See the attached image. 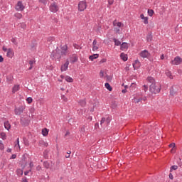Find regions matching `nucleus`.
Segmentation results:
<instances>
[{"label": "nucleus", "mask_w": 182, "mask_h": 182, "mask_svg": "<svg viewBox=\"0 0 182 182\" xmlns=\"http://www.w3.org/2000/svg\"><path fill=\"white\" fill-rule=\"evenodd\" d=\"M149 90L151 93H154V95H157V93H160L161 90V86L159 83H153L149 86Z\"/></svg>", "instance_id": "1"}, {"label": "nucleus", "mask_w": 182, "mask_h": 182, "mask_svg": "<svg viewBox=\"0 0 182 182\" xmlns=\"http://www.w3.org/2000/svg\"><path fill=\"white\" fill-rule=\"evenodd\" d=\"M51 56H53V58H55V59L60 60L62 56H63V55H62V53H60V50L58 49L57 48L56 50L53 51Z\"/></svg>", "instance_id": "2"}, {"label": "nucleus", "mask_w": 182, "mask_h": 182, "mask_svg": "<svg viewBox=\"0 0 182 182\" xmlns=\"http://www.w3.org/2000/svg\"><path fill=\"white\" fill-rule=\"evenodd\" d=\"M179 90H180V86L173 85L170 89L171 96H176L177 93H178Z\"/></svg>", "instance_id": "3"}, {"label": "nucleus", "mask_w": 182, "mask_h": 182, "mask_svg": "<svg viewBox=\"0 0 182 182\" xmlns=\"http://www.w3.org/2000/svg\"><path fill=\"white\" fill-rule=\"evenodd\" d=\"M49 8H50V12H53V14H56V12L59 11V5H58V3L55 1L51 3Z\"/></svg>", "instance_id": "4"}, {"label": "nucleus", "mask_w": 182, "mask_h": 182, "mask_svg": "<svg viewBox=\"0 0 182 182\" xmlns=\"http://www.w3.org/2000/svg\"><path fill=\"white\" fill-rule=\"evenodd\" d=\"M86 8H87V5L86 4V1H82L79 2V4H78V11H80V12H83V11H85V9H86Z\"/></svg>", "instance_id": "5"}, {"label": "nucleus", "mask_w": 182, "mask_h": 182, "mask_svg": "<svg viewBox=\"0 0 182 182\" xmlns=\"http://www.w3.org/2000/svg\"><path fill=\"white\" fill-rule=\"evenodd\" d=\"M171 63L172 65H181L182 63V58L180 56H176L173 60H171Z\"/></svg>", "instance_id": "6"}, {"label": "nucleus", "mask_w": 182, "mask_h": 182, "mask_svg": "<svg viewBox=\"0 0 182 182\" xmlns=\"http://www.w3.org/2000/svg\"><path fill=\"white\" fill-rule=\"evenodd\" d=\"M15 9L17 11H20L21 12H22V11L25 9V6H23V4H22V1H19L17 2V4L16 5Z\"/></svg>", "instance_id": "7"}, {"label": "nucleus", "mask_w": 182, "mask_h": 182, "mask_svg": "<svg viewBox=\"0 0 182 182\" xmlns=\"http://www.w3.org/2000/svg\"><path fill=\"white\" fill-rule=\"evenodd\" d=\"M79 60V56L77 55V54H73L70 56V63H76Z\"/></svg>", "instance_id": "8"}, {"label": "nucleus", "mask_w": 182, "mask_h": 182, "mask_svg": "<svg viewBox=\"0 0 182 182\" xmlns=\"http://www.w3.org/2000/svg\"><path fill=\"white\" fill-rule=\"evenodd\" d=\"M23 110H25V107L23 106H20L19 107L16 108L14 109L15 114L16 115L22 114V113H23Z\"/></svg>", "instance_id": "9"}, {"label": "nucleus", "mask_w": 182, "mask_h": 182, "mask_svg": "<svg viewBox=\"0 0 182 182\" xmlns=\"http://www.w3.org/2000/svg\"><path fill=\"white\" fill-rule=\"evenodd\" d=\"M69 68V60H66V62L61 66V72H66V70Z\"/></svg>", "instance_id": "10"}, {"label": "nucleus", "mask_w": 182, "mask_h": 182, "mask_svg": "<svg viewBox=\"0 0 182 182\" xmlns=\"http://www.w3.org/2000/svg\"><path fill=\"white\" fill-rule=\"evenodd\" d=\"M141 58H146L148 56H150V53H149V51H147V50H142L140 53H139Z\"/></svg>", "instance_id": "11"}, {"label": "nucleus", "mask_w": 182, "mask_h": 182, "mask_svg": "<svg viewBox=\"0 0 182 182\" xmlns=\"http://www.w3.org/2000/svg\"><path fill=\"white\" fill-rule=\"evenodd\" d=\"M61 55L63 56H66V53H68V46L65 45L63 47H61V50H60Z\"/></svg>", "instance_id": "12"}, {"label": "nucleus", "mask_w": 182, "mask_h": 182, "mask_svg": "<svg viewBox=\"0 0 182 182\" xmlns=\"http://www.w3.org/2000/svg\"><path fill=\"white\" fill-rule=\"evenodd\" d=\"M14 50H12V48H9L7 50L6 56L8 58H14Z\"/></svg>", "instance_id": "13"}, {"label": "nucleus", "mask_w": 182, "mask_h": 182, "mask_svg": "<svg viewBox=\"0 0 182 182\" xmlns=\"http://www.w3.org/2000/svg\"><path fill=\"white\" fill-rule=\"evenodd\" d=\"M21 124L23 126H28V124H29V121H28L25 118H21Z\"/></svg>", "instance_id": "14"}, {"label": "nucleus", "mask_w": 182, "mask_h": 182, "mask_svg": "<svg viewBox=\"0 0 182 182\" xmlns=\"http://www.w3.org/2000/svg\"><path fill=\"white\" fill-rule=\"evenodd\" d=\"M139 67H140V61H139V60H135L134 63H133L134 69H139Z\"/></svg>", "instance_id": "15"}, {"label": "nucleus", "mask_w": 182, "mask_h": 182, "mask_svg": "<svg viewBox=\"0 0 182 182\" xmlns=\"http://www.w3.org/2000/svg\"><path fill=\"white\" fill-rule=\"evenodd\" d=\"M140 18L141 19H145V21H144V23L145 25H147L149 23V17H145L144 14H141Z\"/></svg>", "instance_id": "16"}, {"label": "nucleus", "mask_w": 182, "mask_h": 182, "mask_svg": "<svg viewBox=\"0 0 182 182\" xmlns=\"http://www.w3.org/2000/svg\"><path fill=\"white\" fill-rule=\"evenodd\" d=\"M120 49L121 50L129 49V44H127V43H122V45H121Z\"/></svg>", "instance_id": "17"}, {"label": "nucleus", "mask_w": 182, "mask_h": 182, "mask_svg": "<svg viewBox=\"0 0 182 182\" xmlns=\"http://www.w3.org/2000/svg\"><path fill=\"white\" fill-rule=\"evenodd\" d=\"M121 59L124 60V62H126L127 60V55L124 54V53H122L120 55Z\"/></svg>", "instance_id": "18"}, {"label": "nucleus", "mask_w": 182, "mask_h": 182, "mask_svg": "<svg viewBox=\"0 0 182 182\" xmlns=\"http://www.w3.org/2000/svg\"><path fill=\"white\" fill-rule=\"evenodd\" d=\"M147 80L149 83H151V85H153V83H158V82H156V80L153 77H148Z\"/></svg>", "instance_id": "19"}, {"label": "nucleus", "mask_w": 182, "mask_h": 182, "mask_svg": "<svg viewBox=\"0 0 182 182\" xmlns=\"http://www.w3.org/2000/svg\"><path fill=\"white\" fill-rule=\"evenodd\" d=\"M65 79L66 82H68L69 83H72L73 82V78H72L69 75L65 76Z\"/></svg>", "instance_id": "20"}, {"label": "nucleus", "mask_w": 182, "mask_h": 182, "mask_svg": "<svg viewBox=\"0 0 182 182\" xmlns=\"http://www.w3.org/2000/svg\"><path fill=\"white\" fill-rule=\"evenodd\" d=\"M165 73L168 77H169L170 79H173V75H171V72L170 70H166L165 71Z\"/></svg>", "instance_id": "21"}, {"label": "nucleus", "mask_w": 182, "mask_h": 182, "mask_svg": "<svg viewBox=\"0 0 182 182\" xmlns=\"http://www.w3.org/2000/svg\"><path fill=\"white\" fill-rule=\"evenodd\" d=\"M48 133H49V130L48 129L44 128L42 129L43 136H48Z\"/></svg>", "instance_id": "22"}, {"label": "nucleus", "mask_w": 182, "mask_h": 182, "mask_svg": "<svg viewBox=\"0 0 182 182\" xmlns=\"http://www.w3.org/2000/svg\"><path fill=\"white\" fill-rule=\"evenodd\" d=\"M19 87H20L19 85H14L12 89V92L16 93V92H18V90H19Z\"/></svg>", "instance_id": "23"}, {"label": "nucleus", "mask_w": 182, "mask_h": 182, "mask_svg": "<svg viewBox=\"0 0 182 182\" xmlns=\"http://www.w3.org/2000/svg\"><path fill=\"white\" fill-rule=\"evenodd\" d=\"M113 41L114 42L115 46H120L122 45V42L116 38H113Z\"/></svg>", "instance_id": "24"}, {"label": "nucleus", "mask_w": 182, "mask_h": 182, "mask_svg": "<svg viewBox=\"0 0 182 182\" xmlns=\"http://www.w3.org/2000/svg\"><path fill=\"white\" fill-rule=\"evenodd\" d=\"M97 58H99V54H93L90 56V60H95V59H97Z\"/></svg>", "instance_id": "25"}, {"label": "nucleus", "mask_w": 182, "mask_h": 182, "mask_svg": "<svg viewBox=\"0 0 182 182\" xmlns=\"http://www.w3.org/2000/svg\"><path fill=\"white\" fill-rule=\"evenodd\" d=\"M4 127L5 129H6V130H9V129H11V124H9V122H4Z\"/></svg>", "instance_id": "26"}, {"label": "nucleus", "mask_w": 182, "mask_h": 182, "mask_svg": "<svg viewBox=\"0 0 182 182\" xmlns=\"http://www.w3.org/2000/svg\"><path fill=\"white\" fill-rule=\"evenodd\" d=\"M105 86L106 89H107L109 92H112V86H110V84H109V82H106Z\"/></svg>", "instance_id": "27"}, {"label": "nucleus", "mask_w": 182, "mask_h": 182, "mask_svg": "<svg viewBox=\"0 0 182 182\" xmlns=\"http://www.w3.org/2000/svg\"><path fill=\"white\" fill-rule=\"evenodd\" d=\"M146 41L147 42H151V41H153V36L151 34H148L146 36Z\"/></svg>", "instance_id": "28"}, {"label": "nucleus", "mask_w": 182, "mask_h": 182, "mask_svg": "<svg viewBox=\"0 0 182 182\" xmlns=\"http://www.w3.org/2000/svg\"><path fill=\"white\" fill-rule=\"evenodd\" d=\"M79 104L82 106V107H85V106H86V101L85 100H82L80 101Z\"/></svg>", "instance_id": "29"}, {"label": "nucleus", "mask_w": 182, "mask_h": 182, "mask_svg": "<svg viewBox=\"0 0 182 182\" xmlns=\"http://www.w3.org/2000/svg\"><path fill=\"white\" fill-rule=\"evenodd\" d=\"M43 166H44L45 168H49V167H50V164L48 161H44Z\"/></svg>", "instance_id": "30"}, {"label": "nucleus", "mask_w": 182, "mask_h": 182, "mask_svg": "<svg viewBox=\"0 0 182 182\" xmlns=\"http://www.w3.org/2000/svg\"><path fill=\"white\" fill-rule=\"evenodd\" d=\"M16 173L18 176H21L23 174V171L22 169H17Z\"/></svg>", "instance_id": "31"}, {"label": "nucleus", "mask_w": 182, "mask_h": 182, "mask_svg": "<svg viewBox=\"0 0 182 182\" xmlns=\"http://www.w3.org/2000/svg\"><path fill=\"white\" fill-rule=\"evenodd\" d=\"M0 136L2 139V140H6V134H5L4 132H1L0 134Z\"/></svg>", "instance_id": "32"}, {"label": "nucleus", "mask_w": 182, "mask_h": 182, "mask_svg": "<svg viewBox=\"0 0 182 182\" xmlns=\"http://www.w3.org/2000/svg\"><path fill=\"white\" fill-rule=\"evenodd\" d=\"M14 16L16 18H17V19H21V18H22V14H21L19 13H16V14H15Z\"/></svg>", "instance_id": "33"}, {"label": "nucleus", "mask_w": 182, "mask_h": 182, "mask_svg": "<svg viewBox=\"0 0 182 182\" xmlns=\"http://www.w3.org/2000/svg\"><path fill=\"white\" fill-rule=\"evenodd\" d=\"M19 26L21 28V29H26V24L25 23H20Z\"/></svg>", "instance_id": "34"}, {"label": "nucleus", "mask_w": 182, "mask_h": 182, "mask_svg": "<svg viewBox=\"0 0 182 182\" xmlns=\"http://www.w3.org/2000/svg\"><path fill=\"white\" fill-rule=\"evenodd\" d=\"M154 14V11H153L151 9L148 10V15H149L150 16H153Z\"/></svg>", "instance_id": "35"}, {"label": "nucleus", "mask_w": 182, "mask_h": 182, "mask_svg": "<svg viewBox=\"0 0 182 182\" xmlns=\"http://www.w3.org/2000/svg\"><path fill=\"white\" fill-rule=\"evenodd\" d=\"M26 100H27V102H28L29 105H31V103H32V102H33L32 97H28V98L26 99Z\"/></svg>", "instance_id": "36"}, {"label": "nucleus", "mask_w": 182, "mask_h": 182, "mask_svg": "<svg viewBox=\"0 0 182 182\" xmlns=\"http://www.w3.org/2000/svg\"><path fill=\"white\" fill-rule=\"evenodd\" d=\"M141 100H143L142 97L138 98L134 100L135 103H140V102H141Z\"/></svg>", "instance_id": "37"}, {"label": "nucleus", "mask_w": 182, "mask_h": 182, "mask_svg": "<svg viewBox=\"0 0 182 182\" xmlns=\"http://www.w3.org/2000/svg\"><path fill=\"white\" fill-rule=\"evenodd\" d=\"M104 123H106V118L102 117V119H101V122H100L101 126H102Z\"/></svg>", "instance_id": "38"}, {"label": "nucleus", "mask_w": 182, "mask_h": 182, "mask_svg": "<svg viewBox=\"0 0 182 182\" xmlns=\"http://www.w3.org/2000/svg\"><path fill=\"white\" fill-rule=\"evenodd\" d=\"M72 153V151H68V152H67V154L65 155V158L66 159H69V157H70V154Z\"/></svg>", "instance_id": "39"}, {"label": "nucleus", "mask_w": 182, "mask_h": 182, "mask_svg": "<svg viewBox=\"0 0 182 182\" xmlns=\"http://www.w3.org/2000/svg\"><path fill=\"white\" fill-rule=\"evenodd\" d=\"M109 123H110V117H108L107 119H105V124L107 125Z\"/></svg>", "instance_id": "40"}, {"label": "nucleus", "mask_w": 182, "mask_h": 182, "mask_svg": "<svg viewBox=\"0 0 182 182\" xmlns=\"http://www.w3.org/2000/svg\"><path fill=\"white\" fill-rule=\"evenodd\" d=\"M178 168V166L173 165L171 167V170H177Z\"/></svg>", "instance_id": "41"}, {"label": "nucleus", "mask_w": 182, "mask_h": 182, "mask_svg": "<svg viewBox=\"0 0 182 182\" xmlns=\"http://www.w3.org/2000/svg\"><path fill=\"white\" fill-rule=\"evenodd\" d=\"M97 49H99V47L96 46H92V50L95 52L96 50H97Z\"/></svg>", "instance_id": "42"}, {"label": "nucleus", "mask_w": 182, "mask_h": 182, "mask_svg": "<svg viewBox=\"0 0 182 182\" xmlns=\"http://www.w3.org/2000/svg\"><path fill=\"white\" fill-rule=\"evenodd\" d=\"M33 63H35V60H29V65H30V66H33Z\"/></svg>", "instance_id": "43"}, {"label": "nucleus", "mask_w": 182, "mask_h": 182, "mask_svg": "<svg viewBox=\"0 0 182 182\" xmlns=\"http://www.w3.org/2000/svg\"><path fill=\"white\" fill-rule=\"evenodd\" d=\"M4 144H2V142L0 141V150H4Z\"/></svg>", "instance_id": "44"}, {"label": "nucleus", "mask_w": 182, "mask_h": 182, "mask_svg": "<svg viewBox=\"0 0 182 182\" xmlns=\"http://www.w3.org/2000/svg\"><path fill=\"white\" fill-rule=\"evenodd\" d=\"M40 1L41 2V4H43V5H46V4H48L47 0H40Z\"/></svg>", "instance_id": "45"}, {"label": "nucleus", "mask_w": 182, "mask_h": 182, "mask_svg": "<svg viewBox=\"0 0 182 182\" xmlns=\"http://www.w3.org/2000/svg\"><path fill=\"white\" fill-rule=\"evenodd\" d=\"M114 2V0H108L109 5H113Z\"/></svg>", "instance_id": "46"}, {"label": "nucleus", "mask_w": 182, "mask_h": 182, "mask_svg": "<svg viewBox=\"0 0 182 182\" xmlns=\"http://www.w3.org/2000/svg\"><path fill=\"white\" fill-rule=\"evenodd\" d=\"M148 90H149V86L144 85V92H147Z\"/></svg>", "instance_id": "47"}, {"label": "nucleus", "mask_w": 182, "mask_h": 182, "mask_svg": "<svg viewBox=\"0 0 182 182\" xmlns=\"http://www.w3.org/2000/svg\"><path fill=\"white\" fill-rule=\"evenodd\" d=\"M96 45H97V41H96V39H95L92 43V46H96Z\"/></svg>", "instance_id": "48"}, {"label": "nucleus", "mask_w": 182, "mask_h": 182, "mask_svg": "<svg viewBox=\"0 0 182 182\" xmlns=\"http://www.w3.org/2000/svg\"><path fill=\"white\" fill-rule=\"evenodd\" d=\"M169 147H172L173 149H174V147H176V144L171 143V144H169Z\"/></svg>", "instance_id": "49"}, {"label": "nucleus", "mask_w": 182, "mask_h": 182, "mask_svg": "<svg viewBox=\"0 0 182 182\" xmlns=\"http://www.w3.org/2000/svg\"><path fill=\"white\" fill-rule=\"evenodd\" d=\"M30 171H32V169H30V170H28V171H25V172H24V175H25V176H28V174H29V172H30Z\"/></svg>", "instance_id": "50"}, {"label": "nucleus", "mask_w": 182, "mask_h": 182, "mask_svg": "<svg viewBox=\"0 0 182 182\" xmlns=\"http://www.w3.org/2000/svg\"><path fill=\"white\" fill-rule=\"evenodd\" d=\"M11 42H12L13 43H14V45H17V44H18V43H16V40L15 38H12V39H11Z\"/></svg>", "instance_id": "51"}, {"label": "nucleus", "mask_w": 182, "mask_h": 182, "mask_svg": "<svg viewBox=\"0 0 182 182\" xmlns=\"http://www.w3.org/2000/svg\"><path fill=\"white\" fill-rule=\"evenodd\" d=\"M100 77H103V76H105L104 73H103V70H101V71L100 72Z\"/></svg>", "instance_id": "52"}, {"label": "nucleus", "mask_w": 182, "mask_h": 182, "mask_svg": "<svg viewBox=\"0 0 182 182\" xmlns=\"http://www.w3.org/2000/svg\"><path fill=\"white\" fill-rule=\"evenodd\" d=\"M107 60L106 58H103V59H102V60H100V63H106Z\"/></svg>", "instance_id": "53"}, {"label": "nucleus", "mask_w": 182, "mask_h": 182, "mask_svg": "<svg viewBox=\"0 0 182 182\" xmlns=\"http://www.w3.org/2000/svg\"><path fill=\"white\" fill-rule=\"evenodd\" d=\"M74 48H75V49H79V48H80V46L77 44H74Z\"/></svg>", "instance_id": "54"}, {"label": "nucleus", "mask_w": 182, "mask_h": 182, "mask_svg": "<svg viewBox=\"0 0 182 182\" xmlns=\"http://www.w3.org/2000/svg\"><path fill=\"white\" fill-rule=\"evenodd\" d=\"M117 26H118L119 28H121L122 27V22L117 23Z\"/></svg>", "instance_id": "55"}, {"label": "nucleus", "mask_w": 182, "mask_h": 182, "mask_svg": "<svg viewBox=\"0 0 182 182\" xmlns=\"http://www.w3.org/2000/svg\"><path fill=\"white\" fill-rule=\"evenodd\" d=\"M22 182H28V179L26 178V177L22 178Z\"/></svg>", "instance_id": "56"}, {"label": "nucleus", "mask_w": 182, "mask_h": 182, "mask_svg": "<svg viewBox=\"0 0 182 182\" xmlns=\"http://www.w3.org/2000/svg\"><path fill=\"white\" fill-rule=\"evenodd\" d=\"M53 41V37H50V38H48V42H52Z\"/></svg>", "instance_id": "57"}, {"label": "nucleus", "mask_w": 182, "mask_h": 182, "mask_svg": "<svg viewBox=\"0 0 182 182\" xmlns=\"http://www.w3.org/2000/svg\"><path fill=\"white\" fill-rule=\"evenodd\" d=\"M4 62V57L2 55H0V63Z\"/></svg>", "instance_id": "58"}, {"label": "nucleus", "mask_w": 182, "mask_h": 182, "mask_svg": "<svg viewBox=\"0 0 182 182\" xmlns=\"http://www.w3.org/2000/svg\"><path fill=\"white\" fill-rule=\"evenodd\" d=\"M11 159H16V154H12Z\"/></svg>", "instance_id": "59"}, {"label": "nucleus", "mask_w": 182, "mask_h": 182, "mask_svg": "<svg viewBox=\"0 0 182 182\" xmlns=\"http://www.w3.org/2000/svg\"><path fill=\"white\" fill-rule=\"evenodd\" d=\"M24 144L26 146H29V142L28 141H24Z\"/></svg>", "instance_id": "60"}, {"label": "nucleus", "mask_w": 182, "mask_h": 182, "mask_svg": "<svg viewBox=\"0 0 182 182\" xmlns=\"http://www.w3.org/2000/svg\"><path fill=\"white\" fill-rule=\"evenodd\" d=\"M169 178L173 180V173H169Z\"/></svg>", "instance_id": "61"}, {"label": "nucleus", "mask_w": 182, "mask_h": 182, "mask_svg": "<svg viewBox=\"0 0 182 182\" xmlns=\"http://www.w3.org/2000/svg\"><path fill=\"white\" fill-rule=\"evenodd\" d=\"M29 166H30V168H32V167H33V163L31 162Z\"/></svg>", "instance_id": "62"}, {"label": "nucleus", "mask_w": 182, "mask_h": 182, "mask_svg": "<svg viewBox=\"0 0 182 182\" xmlns=\"http://www.w3.org/2000/svg\"><path fill=\"white\" fill-rule=\"evenodd\" d=\"M127 90L124 89L122 90V93H127Z\"/></svg>", "instance_id": "63"}, {"label": "nucleus", "mask_w": 182, "mask_h": 182, "mask_svg": "<svg viewBox=\"0 0 182 182\" xmlns=\"http://www.w3.org/2000/svg\"><path fill=\"white\" fill-rule=\"evenodd\" d=\"M3 50H4V52H6V51H8V48L3 47Z\"/></svg>", "instance_id": "64"}]
</instances>
